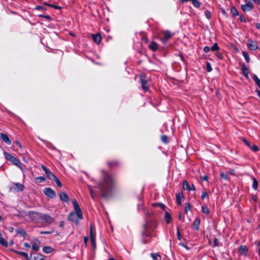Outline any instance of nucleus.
I'll return each instance as SVG.
<instances>
[{
    "instance_id": "1",
    "label": "nucleus",
    "mask_w": 260,
    "mask_h": 260,
    "mask_svg": "<svg viewBox=\"0 0 260 260\" xmlns=\"http://www.w3.org/2000/svg\"><path fill=\"white\" fill-rule=\"evenodd\" d=\"M114 184V180L109 175L105 174L104 178V182L98 186L101 190L103 196H105L106 192L110 190Z\"/></svg>"
},
{
    "instance_id": "2",
    "label": "nucleus",
    "mask_w": 260,
    "mask_h": 260,
    "mask_svg": "<svg viewBox=\"0 0 260 260\" xmlns=\"http://www.w3.org/2000/svg\"><path fill=\"white\" fill-rule=\"evenodd\" d=\"M73 203L74 207V211L71 212L69 215L68 219L77 223L79 220L83 218L82 213L76 200H74Z\"/></svg>"
},
{
    "instance_id": "3",
    "label": "nucleus",
    "mask_w": 260,
    "mask_h": 260,
    "mask_svg": "<svg viewBox=\"0 0 260 260\" xmlns=\"http://www.w3.org/2000/svg\"><path fill=\"white\" fill-rule=\"evenodd\" d=\"M4 154L5 156V158L7 160L11 161L14 165L18 166L22 171H23V169L20 165L21 162L18 159H17L16 158L12 156L11 154L6 152H4Z\"/></svg>"
},
{
    "instance_id": "4",
    "label": "nucleus",
    "mask_w": 260,
    "mask_h": 260,
    "mask_svg": "<svg viewBox=\"0 0 260 260\" xmlns=\"http://www.w3.org/2000/svg\"><path fill=\"white\" fill-rule=\"evenodd\" d=\"M140 81L142 88L146 92L149 90V85L146 76L144 74L140 75Z\"/></svg>"
},
{
    "instance_id": "5",
    "label": "nucleus",
    "mask_w": 260,
    "mask_h": 260,
    "mask_svg": "<svg viewBox=\"0 0 260 260\" xmlns=\"http://www.w3.org/2000/svg\"><path fill=\"white\" fill-rule=\"evenodd\" d=\"M163 34L164 37L160 38V41L164 44H165L168 40L172 37L173 34L169 30H165L164 31Z\"/></svg>"
},
{
    "instance_id": "6",
    "label": "nucleus",
    "mask_w": 260,
    "mask_h": 260,
    "mask_svg": "<svg viewBox=\"0 0 260 260\" xmlns=\"http://www.w3.org/2000/svg\"><path fill=\"white\" fill-rule=\"evenodd\" d=\"M28 216L31 220L35 222H37L41 218V215L39 213L33 211L29 212Z\"/></svg>"
},
{
    "instance_id": "7",
    "label": "nucleus",
    "mask_w": 260,
    "mask_h": 260,
    "mask_svg": "<svg viewBox=\"0 0 260 260\" xmlns=\"http://www.w3.org/2000/svg\"><path fill=\"white\" fill-rule=\"evenodd\" d=\"M43 192L45 195L50 198L53 199L56 197V193L55 191L50 188L47 187L44 188Z\"/></svg>"
},
{
    "instance_id": "8",
    "label": "nucleus",
    "mask_w": 260,
    "mask_h": 260,
    "mask_svg": "<svg viewBox=\"0 0 260 260\" xmlns=\"http://www.w3.org/2000/svg\"><path fill=\"white\" fill-rule=\"evenodd\" d=\"M241 8L243 12H246L250 11L252 9H253V6L252 3L249 2L245 5H242L241 6Z\"/></svg>"
},
{
    "instance_id": "9",
    "label": "nucleus",
    "mask_w": 260,
    "mask_h": 260,
    "mask_svg": "<svg viewBox=\"0 0 260 260\" xmlns=\"http://www.w3.org/2000/svg\"><path fill=\"white\" fill-rule=\"evenodd\" d=\"M28 260H44L43 256L36 253H31Z\"/></svg>"
},
{
    "instance_id": "10",
    "label": "nucleus",
    "mask_w": 260,
    "mask_h": 260,
    "mask_svg": "<svg viewBox=\"0 0 260 260\" xmlns=\"http://www.w3.org/2000/svg\"><path fill=\"white\" fill-rule=\"evenodd\" d=\"M183 188L185 190H194L195 187L193 184H188L186 180H184L183 182Z\"/></svg>"
},
{
    "instance_id": "11",
    "label": "nucleus",
    "mask_w": 260,
    "mask_h": 260,
    "mask_svg": "<svg viewBox=\"0 0 260 260\" xmlns=\"http://www.w3.org/2000/svg\"><path fill=\"white\" fill-rule=\"evenodd\" d=\"M12 188L16 191H20L24 189V186L22 184L14 183L12 186Z\"/></svg>"
},
{
    "instance_id": "12",
    "label": "nucleus",
    "mask_w": 260,
    "mask_h": 260,
    "mask_svg": "<svg viewBox=\"0 0 260 260\" xmlns=\"http://www.w3.org/2000/svg\"><path fill=\"white\" fill-rule=\"evenodd\" d=\"M0 137L6 144L8 145H10L11 144V141L7 134L2 133L0 134Z\"/></svg>"
},
{
    "instance_id": "13",
    "label": "nucleus",
    "mask_w": 260,
    "mask_h": 260,
    "mask_svg": "<svg viewBox=\"0 0 260 260\" xmlns=\"http://www.w3.org/2000/svg\"><path fill=\"white\" fill-rule=\"evenodd\" d=\"M247 46L251 50H255L258 48L257 45L251 40H248Z\"/></svg>"
},
{
    "instance_id": "14",
    "label": "nucleus",
    "mask_w": 260,
    "mask_h": 260,
    "mask_svg": "<svg viewBox=\"0 0 260 260\" xmlns=\"http://www.w3.org/2000/svg\"><path fill=\"white\" fill-rule=\"evenodd\" d=\"M42 168L49 179H52L55 177V175L51 172L45 166L42 165Z\"/></svg>"
},
{
    "instance_id": "15",
    "label": "nucleus",
    "mask_w": 260,
    "mask_h": 260,
    "mask_svg": "<svg viewBox=\"0 0 260 260\" xmlns=\"http://www.w3.org/2000/svg\"><path fill=\"white\" fill-rule=\"evenodd\" d=\"M91 37L93 41L95 43L98 44H99L100 43L101 41V36L100 34L97 33L96 34H92Z\"/></svg>"
},
{
    "instance_id": "16",
    "label": "nucleus",
    "mask_w": 260,
    "mask_h": 260,
    "mask_svg": "<svg viewBox=\"0 0 260 260\" xmlns=\"http://www.w3.org/2000/svg\"><path fill=\"white\" fill-rule=\"evenodd\" d=\"M241 70L243 72V75L247 79L249 78V70L245 64H242L241 66Z\"/></svg>"
},
{
    "instance_id": "17",
    "label": "nucleus",
    "mask_w": 260,
    "mask_h": 260,
    "mask_svg": "<svg viewBox=\"0 0 260 260\" xmlns=\"http://www.w3.org/2000/svg\"><path fill=\"white\" fill-rule=\"evenodd\" d=\"M40 245V242L38 240H35L33 241L32 248L35 251H38L39 249Z\"/></svg>"
},
{
    "instance_id": "18",
    "label": "nucleus",
    "mask_w": 260,
    "mask_h": 260,
    "mask_svg": "<svg viewBox=\"0 0 260 260\" xmlns=\"http://www.w3.org/2000/svg\"><path fill=\"white\" fill-rule=\"evenodd\" d=\"M59 198L61 201L65 202H68L69 201V199L67 194L65 192H60Z\"/></svg>"
},
{
    "instance_id": "19",
    "label": "nucleus",
    "mask_w": 260,
    "mask_h": 260,
    "mask_svg": "<svg viewBox=\"0 0 260 260\" xmlns=\"http://www.w3.org/2000/svg\"><path fill=\"white\" fill-rule=\"evenodd\" d=\"M149 48L152 51H155L158 49V45L155 42L152 41L149 45Z\"/></svg>"
},
{
    "instance_id": "20",
    "label": "nucleus",
    "mask_w": 260,
    "mask_h": 260,
    "mask_svg": "<svg viewBox=\"0 0 260 260\" xmlns=\"http://www.w3.org/2000/svg\"><path fill=\"white\" fill-rule=\"evenodd\" d=\"M177 202L179 205H181V200L183 198V194L182 192H178L176 194Z\"/></svg>"
},
{
    "instance_id": "21",
    "label": "nucleus",
    "mask_w": 260,
    "mask_h": 260,
    "mask_svg": "<svg viewBox=\"0 0 260 260\" xmlns=\"http://www.w3.org/2000/svg\"><path fill=\"white\" fill-rule=\"evenodd\" d=\"M41 218L48 223H51L53 220V218L48 215H44L43 216H41Z\"/></svg>"
},
{
    "instance_id": "22",
    "label": "nucleus",
    "mask_w": 260,
    "mask_h": 260,
    "mask_svg": "<svg viewBox=\"0 0 260 260\" xmlns=\"http://www.w3.org/2000/svg\"><path fill=\"white\" fill-rule=\"evenodd\" d=\"M200 224V219L199 218H196L193 222V228L196 230H199Z\"/></svg>"
},
{
    "instance_id": "23",
    "label": "nucleus",
    "mask_w": 260,
    "mask_h": 260,
    "mask_svg": "<svg viewBox=\"0 0 260 260\" xmlns=\"http://www.w3.org/2000/svg\"><path fill=\"white\" fill-rule=\"evenodd\" d=\"M165 218L167 223H169L171 221V216L168 212H166L165 214Z\"/></svg>"
},
{
    "instance_id": "24",
    "label": "nucleus",
    "mask_w": 260,
    "mask_h": 260,
    "mask_svg": "<svg viewBox=\"0 0 260 260\" xmlns=\"http://www.w3.org/2000/svg\"><path fill=\"white\" fill-rule=\"evenodd\" d=\"M252 179L253 181L252 188L254 190H256L257 189V187H258V182H257V180L254 177H252Z\"/></svg>"
},
{
    "instance_id": "25",
    "label": "nucleus",
    "mask_w": 260,
    "mask_h": 260,
    "mask_svg": "<svg viewBox=\"0 0 260 260\" xmlns=\"http://www.w3.org/2000/svg\"><path fill=\"white\" fill-rule=\"evenodd\" d=\"M14 251L16 253L22 255V256H23L24 257H25L26 259H27V260L29 259V256L26 253H25L24 252L18 251H16V250Z\"/></svg>"
},
{
    "instance_id": "26",
    "label": "nucleus",
    "mask_w": 260,
    "mask_h": 260,
    "mask_svg": "<svg viewBox=\"0 0 260 260\" xmlns=\"http://www.w3.org/2000/svg\"><path fill=\"white\" fill-rule=\"evenodd\" d=\"M0 244L5 247L8 246L7 241L3 237L2 235L0 236Z\"/></svg>"
},
{
    "instance_id": "27",
    "label": "nucleus",
    "mask_w": 260,
    "mask_h": 260,
    "mask_svg": "<svg viewBox=\"0 0 260 260\" xmlns=\"http://www.w3.org/2000/svg\"><path fill=\"white\" fill-rule=\"evenodd\" d=\"M231 12L234 16L236 17L239 15L238 12L235 7H232L231 9Z\"/></svg>"
},
{
    "instance_id": "28",
    "label": "nucleus",
    "mask_w": 260,
    "mask_h": 260,
    "mask_svg": "<svg viewBox=\"0 0 260 260\" xmlns=\"http://www.w3.org/2000/svg\"><path fill=\"white\" fill-rule=\"evenodd\" d=\"M53 249L51 247L46 246L43 248V251L46 253H50L52 252Z\"/></svg>"
},
{
    "instance_id": "29",
    "label": "nucleus",
    "mask_w": 260,
    "mask_h": 260,
    "mask_svg": "<svg viewBox=\"0 0 260 260\" xmlns=\"http://www.w3.org/2000/svg\"><path fill=\"white\" fill-rule=\"evenodd\" d=\"M242 54L246 60V61L248 63L250 61V58H249V54L247 52H245V51H243L242 52Z\"/></svg>"
},
{
    "instance_id": "30",
    "label": "nucleus",
    "mask_w": 260,
    "mask_h": 260,
    "mask_svg": "<svg viewBox=\"0 0 260 260\" xmlns=\"http://www.w3.org/2000/svg\"><path fill=\"white\" fill-rule=\"evenodd\" d=\"M87 187L88 188V190L89 191V192H90V196H91V197L92 198V199H94L95 197V193H94L92 189V187L90 185H88L87 186Z\"/></svg>"
},
{
    "instance_id": "31",
    "label": "nucleus",
    "mask_w": 260,
    "mask_h": 260,
    "mask_svg": "<svg viewBox=\"0 0 260 260\" xmlns=\"http://www.w3.org/2000/svg\"><path fill=\"white\" fill-rule=\"evenodd\" d=\"M247 250V249L246 247L245 246H241L239 248V251L242 254H245Z\"/></svg>"
},
{
    "instance_id": "32",
    "label": "nucleus",
    "mask_w": 260,
    "mask_h": 260,
    "mask_svg": "<svg viewBox=\"0 0 260 260\" xmlns=\"http://www.w3.org/2000/svg\"><path fill=\"white\" fill-rule=\"evenodd\" d=\"M219 49V47L217 43H215L211 48V50L213 51H218Z\"/></svg>"
},
{
    "instance_id": "33",
    "label": "nucleus",
    "mask_w": 260,
    "mask_h": 260,
    "mask_svg": "<svg viewBox=\"0 0 260 260\" xmlns=\"http://www.w3.org/2000/svg\"><path fill=\"white\" fill-rule=\"evenodd\" d=\"M161 141L165 144H167L168 143V138L167 136L166 135H162L161 136Z\"/></svg>"
},
{
    "instance_id": "34",
    "label": "nucleus",
    "mask_w": 260,
    "mask_h": 260,
    "mask_svg": "<svg viewBox=\"0 0 260 260\" xmlns=\"http://www.w3.org/2000/svg\"><path fill=\"white\" fill-rule=\"evenodd\" d=\"M191 2L194 7L196 8H199L200 7L201 4L198 1L192 0Z\"/></svg>"
},
{
    "instance_id": "35",
    "label": "nucleus",
    "mask_w": 260,
    "mask_h": 260,
    "mask_svg": "<svg viewBox=\"0 0 260 260\" xmlns=\"http://www.w3.org/2000/svg\"><path fill=\"white\" fill-rule=\"evenodd\" d=\"M17 234L20 235L21 236H22L23 237H25L26 235L25 232L23 230H22V229L17 230Z\"/></svg>"
},
{
    "instance_id": "36",
    "label": "nucleus",
    "mask_w": 260,
    "mask_h": 260,
    "mask_svg": "<svg viewBox=\"0 0 260 260\" xmlns=\"http://www.w3.org/2000/svg\"><path fill=\"white\" fill-rule=\"evenodd\" d=\"M151 256L153 260H159L160 259V256L157 253H151Z\"/></svg>"
},
{
    "instance_id": "37",
    "label": "nucleus",
    "mask_w": 260,
    "mask_h": 260,
    "mask_svg": "<svg viewBox=\"0 0 260 260\" xmlns=\"http://www.w3.org/2000/svg\"><path fill=\"white\" fill-rule=\"evenodd\" d=\"M202 211L204 213L206 214H208L209 213V210L208 207L206 206H203L202 207Z\"/></svg>"
},
{
    "instance_id": "38",
    "label": "nucleus",
    "mask_w": 260,
    "mask_h": 260,
    "mask_svg": "<svg viewBox=\"0 0 260 260\" xmlns=\"http://www.w3.org/2000/svg\"><path fill=\"white\" fill-rule=\"evenodd\" d=\"M220 177L221 178L225 180H229V178L228 177V175L227 174H225L223 172L220 173Z\"/></svg>"
},
{
    "instance_id": "39",
    "label": "nucleus",
    "mask_w": 260,
    "mask_h": 260,
    "mask_svg": "<svg viewBox=\"0 0 260 260\" xmlns=\"http://www.w3.org/2000/svg\"><path fill=\"white\" fill-rule=\"evenodd\" d=\"M53 179H54L58 186L61 187L62 184L61 182L59 180V179H58V178L56 176L54 177Z\"/></svg>"
},
{
    "instance_id": "40",
    "label": "nucleus",
    "mask_w": 260,
    "mask_h": 260,
    "mask_svg": "<svg viewBox=\"0 0 260 260\" xmlns=\"http://www.w3.org/2000/svg\"><path fill=\"white\" fill-rule=\"evenodd\" d=\"M215 55L217 56V57L219 59H221H221H223V55L222 54V53H221L219 52H216L215 53Z\"/></svg>"
},
{
    "instance_id": "41",
    "label": "nucleus",
    "mask_w": 260,
    "mask_h": 260,
    "mask_svg": "<svg viewBox=\"0 0 260 260\" xmlns=\"http://www.w3.org/2000/svg\"><path fill=\"white\" fill-rule=\"evenodd\" d=\"M206 68H207V71L208 72H210L212 71V68L211 64L209 62H206Z\"/></svg>"
},
{
    "instance_id": "42",
    "label": "nucleus",
    "mask_w": 260,
    "mask_h": 260,
    "mask_svg": "<svg viewBox=\"0 0 260 260\" xmlns=\"http://www.w3.org/2000/svg\"><path fill=\"white\" fill-rule=\"evenodd\" d=\"M205 15L206 17V18L208 19H210L211 18V12L208 11V10H206L205 12Z\"/></svg>"
},
{
    "instance_id": "43",
    "label": "nucleus",
    "mask_w": 260,
    "mask_h": 260,
    "mask_svg": "<svg viewBox=\"0 0 260 260\" xmlns=\"http://www.w3.org/2000/svg\"><path fill=\"white\" fill-rule=\"evenodd\" d=\"M91 243L93 249L96 247L95 237L90 238Z\"/></svg>"
},
{
    "instance_id": "44",
    "label": "nucleus",
    "mask_w": 260,
    "mask_h": 260,
    "mask_svg": "<svg viewBox=\"0 0 260 260\" xmlns=\"http://www.w3.org/2000/svg\"><path fill=\"white\" fill-rule=\"evenodd\" d=\"M95 234L94 233V232H93V227L92 225H90V238H92V237H95Z\"/></svg>"
},
{
    "instance_id": "45",
    "label": "nucleus",
    "mask_w": 260,
    "mask_h": 260,
    "mask_svg": "<svg viewBox=\"0 0 260 260\" xmlns=\"http://www.w3.org/2000/svg\"><path fill=\"white\" fill-rule=\"evenodd\" d=\"M191 209V206L189 203H185V211L187 213V211H189Z\"/></svg>"
},
{
    "instance_id": "46",
    "label": "nucleus",
    "mask_w": 260,
    "mask_h": 260,
    "mask_svg": "<svg viewBox=\"0 0 260 260\" xmlns=\"http://www.w3.org/2000/svg\"><path fill=\"white\" fill-rule=\"evenodd\" d=\"M201 198L204 200L205 198H208V194L205 191H203L201 196Z\"/></svg>"
},
{
    "instance_id": "47",
    "label": "nucleus",
    "mask_w": 260,
    "mask_h": 260,
    "mask_svg": "<svg viewBox=\"0 0 260 260\" xmlns=\"http://www.w3.org/2000/svg\"><path fill=\"white\" fill-rule=\"evenodd\" d=\"M241 140L246 145H247V146H250V144L247 139L245 138H241Z\"/></svg>"
},
{
    "instance_id": "48",
    "label": "nucleus",
    "mask_w": 260,
    "mask_h": 260,
    "mask_svg": "<svg viewBox=\"0 0 260 260\" xmlns=\"http://www.w3.org/2000/svg\"><path fill=\"white\" fill-rule=\"evenodd\" d=\"M48 6L50 7L53 8H54L55 9H61V7L60 6H57V5H52V4L48 5Z\"/></svg>"
},
{
    "instance_id": "49",
    "label": "nucleus",
    "mask_w": 260,
    "mask_h": 260,
    "mask_svg": "<svg viewBox=\"0 0 260 260\" xmlns=\"http://www.w3.org/2000/svg\"><path fill=\"white\" fill-rule=\"evenodd\" d=\"M211 50V48L209 46H205L204 49H203V50L205 52V53H208L210 51V50Z\"/></svg>"
},
{
    "instance_id": "50",
    "label": "nucleus",
    "mask_w": 260,
    "mask_h": 260,
    "mask_svg": "<svg viewBox=\"0 0 260 260\" xmlns=\"http://www.w3.org/2000/svg\"><path fill=\"white\" fill-rule=\"evenodd\" d=\"M153 206H159L161 209H164L165 208V205L161 203H155L153 204Z\"/></svg>"
},
{
    "instance_id": "51",
    "label": "nucleus",
    "mask_w": 260,
    "mask_h": 260,
    "mask_svg": "<svg viewBox=\"0 0 260 260\" xmlns=\"http://www.w3.org/2000/svg\"><path fill=\"white\" fill-rule=\"evenodd\" d=\"M39 17L45 18L47 20H51V17L49 15H40Z\"/></svg>"
},
{
    "instance_id": "52",
    "label": "nucleus",
    "mask_w": 260,
    "mask_h": 260,
    "mask_svg": "<svg viewBox=\"0 0 260 260\" xmlns=\"http://www.w3.org/2000/svg\"><path fill=\"white\" fill-rule=\"evenodd\" d=\"M35 9L36 10H46L43 6H37L35 8Z\"/></svg>"
},
{
    "instance_id": "53",
    "label": "nucleus",
    "mask_w": 260,
    "mask_h": 260,
    "mask_svg": "<svg viewBox=\"0 0 260 260\" xmlns=\"http://www.w3.org/2000/svg\"><path fill=\"white\" fill-rule=\"evenodd\" d=\"M240 21L243 22H246V19L245 18L244 16L243 15L240 16Z\"/></svg>"
},
{
    "instance_id": "54",
    "label": "nucleus",
    "mask_w": 260,
    "mask_h": 260,
    "mask_svg": "<svg viewBox=\"0 0 260 260\" xmlns=\"http://www.w3.org/2000/svg\"><path fill=\"white\" fill-rule=\"evenodd\" d=\"M179 56H180V59H181V60L185 62V58H184L183 55H182V54L181 52L179 53Z\"/></svg>"
},
{
    "instance_id": "55",
    "label": "nucleus",
    "mask_w": 260,
    "mask_h": 260,
    "mask_svg": "<svg viewBox=\"0 0 260 260\" xmlns=\"http://www.w3.org/2000/svg\"><path fill=\"white\" fill-rule=\"evenodd\" d=\"M201 179L202 181H208V177L207 176H201Z\"/></svg>"
},
{
    "instance_id": "56",
    "label": "nucleus",
    "mask_w": 260,
    "mask_h": 260,
    "mask_svg": "<svg viewBox=\"0 0 260 260\" xmlns=\"http://www.w3.org/2000/svg\"><path fill=\"white\" fill-rule=\"evenodd\" d=\"M177 236H178V239L179 240H181V235L180 232V231H179L178 229V230H177Z\"/></svg>"
},
{
    "instance_id": "57",
    "label": "nucleus",
    "mask_w": 260,
    "mask_h": 260,
    "mask_svg": "<svg viewBox=\"0 0 260 260\" xmlns=\"http://www.w3.org/2000/svg\"><path fill=\"white\" fill-rule=\"evenodd\" d=\"M37 179L40 180V182H42L45 180V178L43 177H38Z\"/></svg>"
},
{
    "instance_id": "58",
    "label": "nucleus",
    "mask_w": 260,
    "mask_h": 260,
    "mask_svg": "<svg viewBox=\"0 0 260 260\" xmlns=\"http://www.w3.org/2000/svg\"><path fill=\"white\" fill-rule=\"evenodd\" d=\"M14 143L17 146H21V144L20 143V142L18 140H16L15 141H14Z\"/></svg>"
},
{
    "instance_id": "59",
    "label": "nucleus",
    "mask_w": 260,
    "mask_h": 260,
    "mask_svg": "<svg viewBox=\"0 0 260 260\" xmlns=\"http://www.w3.org/2000/svg\"><path fill=\"white\" fill-rule=\"evenodd\" d=\"M214 245L216 246H218L219 245L218 240L216 238L214 239Z\"/></svg>"
},
{
    "instance_id": "60",
    "label": "nucleus",
    "mask_w": 260,
    "mask_h": 260,
    "mask_svg": "<svg viewBox=\"0 0 260 260\" xmlns=\"http://www.w3.org/2000/svg\"><path fill=\"white\" fill-rule=\"evenodd\" d=\"M251 149L253 151L256 152L258 150V147H251Z\"/></svg>"
},
{
    "instance_id": "61",
    "label": "nucleus",
    "mask_w": 260,
    "mask_h": 260,
    "mask_svg": "<svg viewBox=\"0 0 260 260\" xmlns=\"http://www.w3.org/2000/svg\"><path fill=\"white\" fill-rule=\"evenodd\" d=\"M24 246L26 247V248H29L30 247V246L29 244L27 243H25L24 244Z\"/></svg>"
},
{
    "instance_id": "62",
    "label": "nucleus",
    "mask_w": 260,
    "mask_h": 260,
    "mask_svg": "<svg viewBox=\"0 0 260 260\" xmlns=\"http://www.w3.org/2000/svg\"><path fill=\"white\" fill-rule=\"evenodd\" d=\"M255 91L257 93V96L260 99V90L256 89Z\"/></svg>"
},
{
    "instance_id": "63",
    "label": "nucleus",
    "mask_w": 260,
    "mask_h": 260,
    "mask_svg": "<svg viewBox=\"0 0 260 260\" xmlns=\"http://www.w3.org/2000/svg\"><path fill=\"white\" fill-rule=\"evenodd\" d=\"M230 173L231 174V175H234L235 174V171L233 169H231L230 170Z\"/></svg>"
},
{
    "instance_id": "64",
    "label": "nucleus",
    "mask_w": 260,
    "mask_h": 260,
    "mask_svg": "<svg viewBox=\"0 0 260 260\" xmlns=\"http://www.w3.org/2000/svg\"><path fill=\"white\" fill-rule=\"evenodd\" d=\"M258 253L260 256V241L258 242Z\"/></svg>"
}]
</instances>
